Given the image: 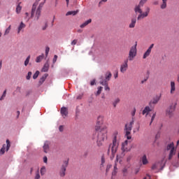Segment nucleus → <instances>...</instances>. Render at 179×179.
<instances>
[{"label": "nucleus", "instance_id": "nucleus-7", "mask_svg": "<svg viewBox=\"0 0 179 179\" xmlns=\"http://www.w3.org/2000/svg\"><path fill=\"white\" fill-rule=\"evenodd\" d=\"M99 83L100 85H102V86H104V89L106 92H110V87H108V82H107L106 80H103V76H101Z\"/></svg>", "mask_w": 179, "mask_h": 179}, {"label": "nucleus", "instance_id": "nucleus-47", "mask_svg": "<svg viewBox=\"0 0 179 179\" xmlns=\"http://www.w3.org/2000/svg\"><path fill=\"white\" fill-rule=\"evenodd\" d=\"M50 52V47H46V48H45V55H46V57H48V53Z\"/></svg>", "mask_w": 179, "mask_h": 179}, {"label": "nucleus", "instance_id": "nucleus-18", "mask_svg": "<svg viewBox=\"0 0 179 179\" xmlns=\"http://www.w3.org/2000/svg\"><path fill=\"white\" fill-rule=\"evenodd\" d=\"M90 23H92V19H89L88 20L85 21L84 23H83L80 27L81 29H83L84 27H86V26H87V24H90Z\"/></svg>", "mask_w": 179, "mask_h": 179}, {"label": "nucleus", "instance_id": "nucleus-19", "mask_svg": "<svg viewBox=\"0 0 179 179\" xmlns=\"http://www.w3.org/2000/svg\"><path fill=\"white\" fill-rule=\"evenodd\" d=\"M24 27H26V24H24V23H23V22H22L20 23V26L18 27L17 34H20V31L23 30V29H24Z\"/></svg>", "mask_w": 179, "mask_h": 179}, {"label": "nucleus", "instance_id": "nucleus-28", "mask_svg": "<svg viewBox=\"0 0 179 179\" xmlns=\"http://www.w3.org/2000/svg\"><path fill=\"white\" fill-rule=\"evenodd\" d=\"M43 58H44V55L42 54L41 55L36 57V62H41Z\"/></svg>", "mask_w": 179, "mask_h": 179}, {"label": "nucleus", "instance_id": "nucleus-12", "mask_svg": "<svg viewBox=\"0 0 179 179\" xmlns=\"http://www.w3.org/2000/svg\"><path fill=\"white\" fill-rule=\"evenodd\" d=\"M143 6H141L140 4H138V5H136L135 7H134V12L135 13H142V7Z\"/></svg>", "mask_w": 179, "mask_h": 179}, {"label": "nucleus", "instance_id": "nucleus-31", "mask_svg": "<svg viewBox=\"0 0 179 179\" xmlns=\"http://www.w3.org/2000/svg\"><path fill=\"white\" fill-rule=\"evenodd\" d=\"M46 171H47V169H45V166H43L41 169V176H44V174H45Z\"/></svg>", "mask_w": 179, "mask_h": 179}, {"label": "nucleus", "instance_id": "nucleus-14", "mask_svg": "<svg viewBox=\"0 0 179 179\" xmlns=\"http://www.w3.org/2000/svg\"><path fill=\"white\" fill-rule=\"evenodd\" d=\"M111 76H113V74H111V72L108 71L105 74V80H106V82H108V80L111 79Z\"/></svg>", "mask_w": 179, "mask_h": 179}, {"label": "nucleus", "instance_id": "nucleus-25", "mask_svg": "<svg viewBox=\"0 0 179 179\" xmlns=\"http://www.w3.org/2000/svg\"><path fill=\"white\" fill-rule=\"evenodd\" d=\"M37 6L36 3H34L32 6L31 13V17H34V12H36V7Z\"/></svg>", "mask_w": 179, "mask_h": 179}, {"label": "nucleus", "instance_id": "nucleus-64", "mask_svg": "<svg viewBox=\"0 0 179 179\" xmlns=\"http://www.w3.org/2000/svg\"><path fill=\"white\" fill-rule=\"evenodd\" d=\"M177 82L179 83V74L178 75Z\"/></svg>", "mask_w": 179, "mask_h": 179}, {"label": "nucleus", "instance_id": "nucleus-22", "mask_svg": "<svg viewBox=\"0 0 179 179\" xmlns=\"http://www.w3.org/2000/svg\"><path fill=\"white\" fill-rule=\"evenodd\" d=\"M78 12H79V10L69 11L66 13V16H69L71 15H73V16H75V15L78 14Z\"/></svg>", "mask_w": 179, "mask_h": 179}, {"label": "nucleus", "instance_id": "nucleus-3", "mask_svg": "<svg viewBox=\"0 0 179 179\" xmlns=\"http://www.w3.org/2000/svg\"><path fill=\"white\" fill-rule=\"evenodd\" d=\"M136 43L135 45L131 46V48H130V50L129 52V56L128 58L126 59L123 64H121L120 66V72L122 73H125V72H127V69H128V62L129 61H134V59L135 58V57H136Z\"/></svg>", "mask_w": 179, "mask_h": 179}, {"label": "nucleus", "instance_id": "nucleus-59", "mask_svg": "<svg viewBox=\"0 0 179 179\" xmlns=\"http://www.w3.org/2000/svg\"><path fill=\"white\" fill-rule=\"evenodd\" d=\"M103 2H107V0H101V1L99 2V6L101 5V3H103Z\"/></svg>", "mask_w": 179, "mask_h": 179}, {"label": "nucleus", "instance_id": "nucleus-53", "mask_svg": "<svg viewBox=\"0 0 179 179\" xmlns=\"http://www.w3.org/2000/svg\"><path fill=\"white\" fill-rule=\"evenodd\" d=\"M43 6H44V3H41L38 9L41 10V9H43Z\"/></svg>", "mask_w": 179, "mask_h": 179}, {"label": "nucleus", "instance_id": "nucleus-37", "mask_svg": "<svg viewBox=\"0 0 179 179\" xmlns=\"http://www.w3.org/2000/svg\"><path fill=\"white\" fill-rule=\"evenodd\" d=\"M101 167H104V163H106V159H104L103 156L101 157Z\"/></svg>", "mask_w": 179, "mask_h": 179}, {"label": "nucleus", "instance_id": "nucleus-1", "mask_svg": "<svg viewBox=\"0 0 179 179\" xmlns=\"http://www.w3.org/2000/svg\"><path fill=\"white\" fill-rule=\"evenodd\" d=\"M103 117L99 116L96 121V124L95 126V133L93 135L92 138L96 140V143L98 146H103V142L107 139V127L103 125Z\"/></svg>", "mask_w": 179, "mask_h": 179}, {"label": "nucleus", "instance_id": "nucleus-46", "mask_svg": "<svg viewBox=\"0 0 179 179\" xmlns=\"http://www.w3.org/2000/svg\"><path fill=\"white\" fill-rule=\"evenodd\" d=\"M111 167H113V166L111 164H108L107 167H106V173H108V171H110V169H111Z\"/></svg>", "mask_w": 179, "mask_h": 179}, {"label": "nucleus", "instance_id": "nucleus-5", "mask_svg": "<svg viewBox=\"0 0 179 179\" xmlns=\"http://www.w3.org/2000/svg\"><path fill=\"white\" fill-rule=\"evenodd\" d=\"M166 150L169 151V155L168 157V160H171L173 159V156H175L177 149L174 147V143H171L170 144H168L166 146Z\"/></svg>", "mask_w": 179, "mask_h": 179}, {"label": "nucleus", "instance_id": "nucleus-41", "mask_svg": "<svg viewBox=\"0 0 179 179\" xmlns=\"http://www.w3.org/2000/svg\"><path fill=\"white\" fill-rule=\"evenodd\" d=\"M146 2H148V0H141L139 1L138 5H141V6H143V5H145V3H146Z\"/></svg>", "mask_w": 179, "mask_h": 179}, {"label": "nucleus", "instance_id": "nucleus-9", "mask_svg": "<svg viewBox=\"0 0 179 179\" xmlns=\"http://www.w3.org/2000/svg\"><path fill=\"white\" fill-rule=\"evenodd\" d=\"M153 47H155V44L152 43L148 48L147 51L144 53V55L143 56V59H146V58H148V57H149L150 55V53L152 52V48H153Z\"/></svg>", "mask_w": 179, "mask_h": 179}, {"label": "nucleus", "instance_id": "nucleus-48", "mask_svg": "<svg viewBox=\"0 0 179 179\" xmlns=\"http://www.w3.org/2000/svg\"><path fill=\"white\" fill-rule=\"evenodd\" d=\"M78 43V40L77 39H74L72 42H71V45H76V43Z\"/></svg>", "mask_w": 179, "mask_h": 179}, {"label": "nucleus", "instance_id": "nucleus-2", "mask_svg": "<svg viewBox=\"0 0 179 179\" xmlns=\"http://www.w3.org/2000/svg\"><path fill=\"white\" fill-rule=\"evenodd\" d=\"M134 122L135 120H134V117H132V121H131L129 123L126 124L124 126L125 137L127 140H126L122 144V152H129L128 143H131V139H132V136H131V131H132V127Z\"/></svg>", "mask_w": 179, "mask_h": 179}, {"label": "nucleus", "instance_id": "nucleus-17", "mask_svg": "<svg viewBox=\"0 0 179 179\" xmlns=\"http://www.w3.org/2000/svg\"><path fill=\"white\" fill-rule=\"evenodd\" d=\"M150 111H152V109H150V107L146 106L144 108V110H143V115H145V114H146V115H148V114H149V113H150Z\"/></svg>", "mask_w": 179, "mask_h": 179}, {"label": "nucleus", "instance_id": "nucleus-39", "mask_svg": "<svg viewBox=\"0 0 179 179\" xmlns=\"http://www.w3.org/2000/svg\"><path fill=\"white\" fill-rule=\"evenodd\" d=\"M30 61V56H28L24 62L25 66H27L29 65V62Z\"/></svg>", "mask_w": 179, "mask_h": 179}, {"label": "nucleus", "instance_id": "nucleus-13", "mask_svg": "<svg viewBox=\"0 0 179 179\" xmlns=\"http://www.w3.org/2000/svg\"><path fill=\"white\" fill-rule=\"evenodd\" d=\"M176 92V83L174 81L171 82V94H174V92Z\"/></svg>", "mask_w": 179, "mask_h": 179}, {"label": "nucleus", "instance_id": "nucleus-58", "mask_svg": "<svg viewBox=\"0 0 179 179\" xmlns=\"http://www.w3.org/2000/svg\"><path fill=\"white\" fill-rule=\"evenodd\" d=\"M47 161H48L47 157H43V162H44V163H47Z\"/></svg>", "mask_w": 179, "mask_h": 179}, {"label": "nucleus", "instance_id": "nucleus-11", "mask_svg": "<svg viewBox=\"0 0 179 179\" xmlns=\"http://www.w3.org/2000/svg\"><path fill=\"white\" fill-rule=\"evenodd\" d=\"M175 110H176V105L171 106L170 108L167 109L166 114L169 116H171V115L173 114V113H174Z\"/></svg>", "mask_w": 179, "mask_h": 179}, {"label": "nucleus", "instance_id": "nucleus-44", "mask_svg": "<svg viewBox=\"0 0 179 179\" xmlns=\"http://www.w3.org/2000/svg\"><path fill=\"white\" fill-rule=\"evenodd\" d=\"M157 167H159V163H157V164H154L152 166V170H156V169H157Z\"/></svg>", "mask_w": 179, "mask_h": 179}, {"label": "nucleus", "instance_id": "nucleus-51", "mask_svg": "<svg viewBox=\"0 0 179 179\" xmlns=\"http://www.w3.org/2000/svg\"><path fill=\"white\" fill-rule=\"evenodd\" d=\"M57 58H58V56L55 55L53 58V64H55V62H57Z\"/></svg>", "mask_w": 179, "mask_h": 179}, {"label": "nucleus", "instance_id": "nucleus-8", "mask_svg": "<svg viewBox=\"0 0 179 179\" xmlns=\"http://www.w3.org/2000/svg\"><path fill=\"white\" fill-rule=\"evenodd\" d=\"M149 12H150V8L148 7L146 12L141 13L138 15L137 20H141V19H145V17H148V16L149 15Z\"/></svg>", "mask_w": 179, "mask_h": 179}, {"label": "nucleus", "instance_id": "nucleus-15", "mask_svg": "<svg viewBox=\"0 0 179 179\" xmlns=\"http://www.w3.org/2000/svg\"><path fill=\"white\" fill-rule=\"evenodd\" d=\"M136 24V18H132L131 22L129 25V29H134Z\"/></svg>", "mask_w": 179, "mask_h": 179}, {"label": "nucleus", "instance_id": "nucleus-36", "mask_svg": "<svg viewBox=\"0 0 179 179\" xmlns=\"http://www.w3.org/2000/svg\"><path fill=\"white\" fill-rule=\"evenodd\" d=\"M10 148V142L9 141V140H6V150L8 152V150H9V149Z\"/></svg>", "mask_w": 179, "mask_h": 179}, {"label": "nucleus", "instance_id": "nucleus-30", "mask_svg": "<svg viewBox=\"0 0 179 179\" xmlns=\"http://www.w3.org/2000/svg\"><path fill=\"white\" fill-rule=\"evenodd\" d=\"M161 9H166L167 8V2L166 1H162L161 6H160Z\"/></svg>", "mask_w": 179, "mask_h": 179}, {"label": "nucleus", "instance_id": "nucleus-54", "mask_svg": "<svg viewBox=\"0 0 179 179\" xmlns=\"http://www.w3.org/2000/svg\"><path fill=\"white\" fill-rule=\"evenodd\" d=\"M47 27H48V24L45 23V26L42 28V30H46Z\"/></svg>", "mask_w": 179, "mask_h": 179}, {"label": "nucleus", "instance_id": "nucleus-57", "mask_svg": "<svg viewBox=\"0 0 179 179\" xmlns=\"http://www.w3.org/2000/svg\"><path fill=\"white\" fill-rule=\"evenodd\" d=\"M2 97H6V90H4L3 94H2Z\"/></svg>", "mask_w": 179, "mask_h": 179}, {"label": "nucleus", "instance_id": "nucleus-63", "mask_svg": "<svg viewBox=\"0 0 179 179\" xmlns=\"http://www.w3.org/2000/svg\"><path fill=\"white\" fill-rule=\"evenodd\" d=\"M114 76H115V79H117V78H118V73L115 74Z\"/></svg>", "mask_w": 179, "mask_h": 179}, {"label": "nucleus", "instance_id": "nucleus-62", "mask_svg": "<svg viewBox=\"0 0 179 179\" xmlns=\"http://www.w3.org/2000/svg\"><path fill=\"white\" fill-rule=\"evenodd\" d=\"M146 80H148V78L141 80V84L143 85L144 82H146Z\"/></svg>", "mask_w": 179, "mask_h": 179}, {"label": "nucleus", "instance_id": "nucleus-29", "mask_svg": "<svg viewBox=\"0 0 179 179\" xmlns=\"http://www.w3.org/2000/svg\"><path fill=\"white\" fill-rule=\"evenodd\" d=\"M41 15V10L37 8V10H36V17H37V18H36L37 20H38V19H39Z\"/></svg>", "mask_w": 179, "mask_h": 179}, {"label": "nucleus", "instance_id": "nucleus-35", "mask_svg": "<svg viewBox=\"0 0 179 179\" xmlns=\"http://www.w3.org/2000/svg\"><path fill=\"white\" fill-rule=\"evenodd\" d=\"M38 75H40V71H36L33 76V79H37V78H38Z\"/></svg>", "mask_w": 179, "mask_h": 179}, {"label": "nucleus", "instance_id": "nucleus-33", "mask_svg": "<svg viewBox=\"0 0 179 179\" xmlns=\"http://www.w3.org/2000/svg\"><path fill=\"white\" fill-rule=\"evenodd\" d=\"M6 149V145H3V147L1 148V149L0 150V153L1 155H3L5 153V150Z\"/></svg>", "mask_w": 179, "mask_h": 179}, {"label": "nucleus", "instance_id": "nucleus-43", "mask_svg": "<svg viewBox=\"0 0 179 179\" xmlns=\"http://www.w3.org/2000/svg\"><path fill=\"white\" fill-rule=\"evenodd\" d=\"M155 118H156V113H153L152 117H151V122L150 123V125H152V122L155 121Z\"/></svg>", "mask_w": 179, "mask_h": 179}, {"label": "nucleus", "instance_id": "nucleus-10", "mask_svg": "<svg viewBox=\"0 0 179 179\" xmlns=\"http://www.w3.org/2000/svg\"><path fill=\"white\" fill-rule=\"evenodd\" d=\"M60 113L63 118H66V117H68V108L66 107H62L60 110Z\"/></svg>", "mask_w": 179, "mask_h": 179}, {"label": "nucleus", "instance_id": "nucleus-16", "mask_svg": "<svg viewBox=\"0 0 179 179\" xmlns=\"http://www.w3.org/2000/svg\"><path fill=\"white\" fill-rule=\"evenodd\" d=\"M48 77V74L45 73L44 76H42V78L39 80V85L41 86L42 83H44L45 82V80Z\"/></svg>", "mask_w": 179, "mask_h": 179}, {"label": "nucleus", "instance_id": "nucleus-42", "mask_svg": "<svg viewBox=\"0 0 179 179\" xmlns=\"http://www.w3.org/2000/svg\"><path fill=\"white\" fill-rule=\"evenodd\" d=\"M31 71H29L28 72V74H27V77H26V79H27V80H30V78H31Z\"/></svg>", "mask_w": 179, "mask_h": 179}, {"label": "nucleus", "instance_id": "nucleus-61", "mask_svg": "<svg viewBox=\"0 0 179 179\" xmlns=\"http://www.w3.org/2000/svg\"><path fill=\"white\" fill-rule=\"evenodd\" d=\"M153 5H159V1H154Z\"/></svg>", "mask_w": 179, "mask_h": 179}, {"label": "nucleus", "instance_id": "nucleus-20", "mask_svg": "<svg viewBox=\"0 0 179 179\" xmlns=\"http://www.w3.org/2000/svg\"><path fill=\"white\" fill-rule=\"evenodd\" d=\"M122 173L124 177H128V174H129L128 168L124 167L122 169Z\"/></svg>", "mask_w": 179, "mask_h": 179}, {"label": "nucleus", "instance_id": "nucleus-55", "mask_svg": "<svg viewBox=\"0 0 179 179\" xmlns=\"http://www.w3.org/2000/svg\"><path fill=\"white\" fill-rule=\"evenodd\" d=\"M136 113V109L134 108V110H133V112L131 113L132 117H135Z\"/></svg>", "mask_w": 179, "mask_h": 179}, {"label": "nucleus", "instance_id": "nucleus-56", "mask_svg": "<svg viewBox=\"0 0 179 179\" xmlns=\"http://www.w3.org/2000/svg\"><path fill=\"white\" fill-rule=\"evenodd\" d=\"M95 83H96V80H93L92 81H91L90 85L91 86H94Z\"/></svg>", "mask_w": 179, "mask_h": 179}, {"label": "nucleus", "instance_id": "nucleus-21", "mask_svg": "<svg viewBox=\"0 0 179 179\" xmlns=\"http://www.w3.org/2000/svg\"><path fill=\"white\" fill-rule=\"evenodd\" d=\"M49 149H50V146L48 145V142L45 143V144L43 145V150H44L45 153H48Z\"/></svg>", "mask_w": 179, "mask_h": 179}, {"label": "nucleus", "instance_id": "nucleus-45", "mask_svg": "<svg viewBox=\"0 0 179 179\" xmlns=\"http://www.w3.org/2000/svg\"><path fill=\"white\" fill-rule=\"evenodd\" d=\"M117 165L115 164L114 166V171L112 172V176H115V174H117Z\"/></svg>", "mask_w": 179, "mask_h": 179}, {"label": "nucleus", "instance_id": "nucleus-52", "mask_svg": "<svg viewBox=\"0 0 179 179\" xmlns=\"http://www.w3.org/2000/svg\"><path fill=\"white\" fill-rule=\"evenodd\" d=\"M59 131H60V132H64V126L63 125L59 126Z\"/></svg>", "mask_w": 179, "mask_h": 179}, {"label": "nucleus", "instance_id": "nucleus-49", "mask_svg": "<svg viewBox=\"0 0 179 179\" xmlns=\"http://www.w3.org/2000/svg\"><path fill=\"white\" fill-rule=\"evenodd\" d=\"M132 159V155H129L127 158V163H129L131 162V159Z\"/></svg>", "mask_w": 179, "mask_h": 179}, {"label": "nucleus", "instance_id": "nucleus-40", "mask_svg": "<svg viewBox=\"0 0 179 179\" xmlns=\"http://www.w3.org/2000/svg\"><path fill=\"white\" fill-rule=\"evenodd\" d=\"M41 178V176H40V171L38 170L36 173V176H35V178L34 179H40Z\"/></svg>", "mask_w": 179, "mask_h": 179}, {"label": "nucleus", "instance_id": "nucleus-32", "mask_svg": "<svg viewBox=\"0 0 179 179\" xmlns=\"http://www.w3.org/2000/svg\"><path fill=\"white\" fill-rule=\"evenodd\" d=\"M157 103H159V99L158 98L154 99L152 101L150 102V104H157Z\"/></svg>", "mask_w": 179, "mask_h": 179}, {"label": "nucleus", "instance_id": "nucleus-60", "mask_svg": "<svg viewBox=\"0 0 179 179\" xmlns=\"http://www.w3.org/2000/svg\"><path fill=\"white\" fill-rule=\"evenodd\" d=\"M139 173V169H135V174H138Z\"/></svg>", "mask_w": 179, "mask_h": 179}, {"label": "nucleus", "instance_id": "nucleus-27", "mask_svg": "<svg viewBox=\"0 0 179 179\" xmlns=\"http://www.w3.org/2000/svg\"><path fill=\"white\" fill-rule=\"evenodd\" d=\"M98 90L95 92V96H100L101 94V92H103V87H98Z\"/></svg>", "mask_w": 179, "mask_h": 179}, {"label": "nucleus", "instance_id": "nucleus-4", "mask_svg": "<svg viewBox=\"0 0 179 179\" xmlns=\"http://www.w3.org/2000/svg\"><path fill=\"white\" fill-rule=\"evenodd\" d=\"M117 135H118V131H115L113 133V143L109 145V147L108 149V155H110V151L111 150L112 157H115V153H117V150H118V146H120V141L117 140Z\"/></svg>", "mask_w": 179, "mask_h": 179}, {"label": "nucleus", "instance_id": "nucleus-38", "mask_svg": "<svg viewBox=\"0 0 179 179\" xmlns=\"http://www.w3.org/2000/svg\"><path fill=\"white\" fill-rule=\"evenodd\" d=\"M12 26L10 25L5 31V36H6V34H9V32L10 31V29H11Z\"/></svg>", "mask_w": 179, "mask_h": 179}, {"label": "nucleus", "instance_id": "nucleus-26", "mask_svg": "<svg viewBox=\"0 0 179 179\" xmlns=\"http://www.w3.org/2000/svg\"><path fill=\"white\" fill-rule=\"evenodd\" d=\"M142 163L143 164H148V158L146 157V155H144L143 157H142Z\"/></svg>", "mask_w": 179, "mask_h": 179}, {"label": "nucleus", "instance_id": "nucleus-6", "mask_svg": "<svg viewBox=\"0 0 179 179\" xmlns=\"http://www.w3.org/2000/svg\"><path fill=\"white\" fill-rule=\"evenodd\" d=\"M69 163V162L68 161H64L59 170L60 177H65L66 173V167H68Z\"/></svg>", "mask_w": 179, "mask_h": 179}, {"label": "nucleus", "instance_id": "nucleus-24", "mask_svg": "<svg viewBox=\"0 0 179 179\" xmlns=\"http://www.w3.org/2000/svg\"><path fill=\"white\" fill-rule=\"evenodd\" d=\"M120 101H121V100L120 99V98H116L113 101V106L114 107V108H115V107H117V104H118L120 103Z\"/></svg>", "mask_w": 179, "mask_h": 179}, {"label": "nucleus", "instance_id": "nucleus-23", "mask_svg": "<svg viewBox=\"0 0 179 179\" xmlns=\"http://www.w3.org/2000/svg\"><path fill=\"white\" fill-rule=\"evenodd\" d=\"M48 68H50V64H48V63H45L42 69V72H47L48 71Z\"/></svg>", "mask_w": 179, "mask_h": 179}, {"label": "nucleus", "instance_id": "nucleus-50", "mask_svg": "<svg viewBox=\"0 0 179 179\" xmlns=\"http://www.w3.org/2000/svg\"><path fill=\"white\" fill-rule=\"evenodd\" d=\"M82 97H83V94H80L77 96V100H82Z\"/></svg>", "mask_w": 179, "mask_h": 179}, {"label": "nucleus", "instance_id": "nucleus-34", "mask_svg": "<svg viewBox=\"0 0 179 179\" xmlns=\"http://www.w3.org/2000/svg\"><path fill=\"white\" fill-rule=\"evenodd\" d=\"M22 10V6H20V3H19L16 7V13H20Z\"/></svg>", "mask_w": 179, "mask_h": 179}]
</instances>
